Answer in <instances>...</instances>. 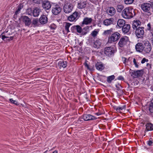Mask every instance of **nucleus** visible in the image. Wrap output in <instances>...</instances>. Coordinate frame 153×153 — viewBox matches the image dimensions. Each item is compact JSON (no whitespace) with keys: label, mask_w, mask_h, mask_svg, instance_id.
Listing matches in <instances>:
<instances>
[{"label":"nucleus","mask_w":153,"mask_h":153,"mask_svg":"<svg viewBox=\"0 0 153 153\" xmlns=\"http://www.w3.org/2000/svg\"><path fill=\"white\" fill-rule=\"evenodd\" d=\"M143 53L147 54L149 53L152 50V46L148 41H146L143 44Z\"/></svg>","instance_id":"20e7f679"},{"label":"nucleus","mask_w":153,"mask_h":153,"mask_svg":"<svg viewBox=\"0 0 153 153\" xmlns=\"http://www.w3.org/2000/svg\"><path fill=\"white\" fill-rule=\"evenodd\" d=\"M85 28L88 29L89 28V27L88 26H87L86 27L84 28V29H85Z\"/></svg>","instance_id":"052dcab7"},{"label":"nucleus","mask_w":153,"mask_h":153,"mask_svg":"<svg viewBox=\"0 0 153 153\" xmlns=\"http://www.w3.org/2000/svg\"><path fill=\"white\" fill-rule=\"evenodd\" d=\"M10 101L11 102L15 105H17L18 102L16 101L13 100L12 99H10Z\"/></svg>","instance_id":"79ce46f5"},{"label":"nucleus","mask_w":153,"mask_h":153,"mask_svg":"<svg viewBox=\"0 0 153 153\" xmlns=\"http://www.w3.org/2000/svg\"><path fill=\"white\" fill-rule=\"evenodd\" d=\"M107 12L109 15L113 16L115 13L116 10L114 7H111L107 9Z\"/></svg>","instance_id":"a211bd4d"},{"label":"nucleus","mask_w":153,"mask_h":153,"mask_svg":"<svg viewBox=\"0 0 153 153\" xmlns=\"http://www.w3.org/2000/svg\"><path fill=\"white\" fill-rule=\"evenodd\" d=\"M146 130L147 131H153V124L151 123H147L146 125Z\"/></svg>","instance_id":"393cba45"},{"label":"nucleus","mask_w":153,"mask_h":153,"mask_svg":"<svg viewBox=\"0 0 153 153\" xmlns=\"http://www.w3.org/2000/svg\"><path fill=\"white\" fill-rule=\"evenodd\" d=\"M82 118L85 121L94 120L97 119V118L90 114H84L83 115Z\"/></svg>","instance_id":"f8f14e48"},{"label":"nucleus","mask_w":153,"mask_h":153,"mask_svg":"<svg viewBox=\"0 0 153 153\" xmlns=\"http://www.w3.org/2000/svg\"><path fill=\"white\" fill-rule=\"evenodd\" d=\"M71 25V24L69 23H66L65 25V30L67 31V33L70 32V31L69 29V28Z\"/></svg>","instance_id":"f704fd0d"},{"label":"nucleus","mask_w":153,"mask_h":153,"mask_svg":"<svg viewBox=\"0 0 153 153\" xmlns=\"http://www.w3.org/2000/svg\"><path fill=\"white\" fill-rule=\"evenodd\" d=\"M76 30V25L73 26L71 28V30L72 32H74Z\"/></svg>","instance_id":"c03bdc74"},{"label":"nucleus","mask_w":153,"mask_h":153,"mask_svg":"<svg viewBox=\"0 0 153 153\" xmlns=\"http://www.w3.org/2000/svg\"><path fill=\"white\" fill-rule=\"evenodd\" d=\"M144 29L143 27H139L136 29L135 35L138 38H142L143 36L144 33Z\"/></svg>","instance_id":"0eeeda50"},{"label":"nucleus","mask_w":153,"mask_h":153,"mask_svg":"<svg viewBox=\"0 0 153 153\" xmlns=\"http://www.w3.org/2000/svg\"><path fill=\"white\" fill-rule=\"evenodd\" d=\"M52 153H58V152L57 151L55 150Z\"/></svg>","instance_id":"bf43d9fd"},{"label":"nucleus","mask_w":153,"mask_h":153,"mask_svg":"<svg viewBox=\"0 0 153 153\" xmlns=\"http://www.w3.org/2000/svg\"><path fill=\"white\" fill-rule=\"evenodd\" d=\"M95 67L97 70L99 71H102L104 68V66L103 64L99 62H97L96 64Z\"/></svg>","instance_id":"a878e982"},{"label":"nucleus","mask_w":153,"mask_h":153,"mask_svg":"<svg viewBox=\"0 0 153 153\" xmlns=\"http://www.w3.org/2000/svg\"><path fill=\"white\" fill-rule=\"evenodd\" d=\"M147 29L148 30H151V25L150 23H148L147 25Z\"/></svg>","instance_id":"603ef678"},{"label":"nucleus","mask_w":153,"mask_h":153,"mask_svg":"<svg viewBox=\"0 0 153 153\" xmlns=\"http://www.w3.org/2000/svg\"><path fill=\"white\" fill-rule=\"evenodd\" d=\"M135 13L134 10L130 7H126L123 11L122 15L123 17L126 19H130L133 17Z\"/></svg>","instance_id":"f257e3e1"},{"label":"nucleus","mask_w":153,"mask_h":153,"mask_svg":"<svg viewBox=\"0 0 153 153\" xmlns=\"http://www.w3.org/2000/svg\"><path fill=\"white\" fill-rule=\"evenodd\" d=\"M147 113L148 114H151L153 113V105L149 106Z\"/></svg>","instance_id":"e433bc0d"},{"label":"nucleus","mask_w":153,"mask_h":153,"mask_svg":"<svg viewBox=\"0 0 153 153\" xmlns=\"http://www.w3.org/2000/svg\"><path fill=\"white\" fill-rule=\"evenodd\" d=\"M39 20L38 19L35 18L33 19L32 21V25L34 27H38L39 26L40 24L39 23Z\"/></svg>","instance_id":"cd10ccee"},{"label":"nucleus","mask_w":153,"mask_h":153,"mask_svg":"<svg viewBox=\"0 0 153 153\" xmlns=\"http://www.w3.org/2000/svg\"><path fill=\"white\" fill-rule=\"evenodd\" d=\"M23 22L25 26L29 27L31 23V20L26 16H23L22 17Z\"/></svg>","instance_id":"ddd939ff"},{"label":"nucleus","mask_w":153,"mask_h":153,"mask_svg":"<svg viewBox=\"0 0 153 153\" xmlns=\"http://www.w3.org/2000/svg\"><path fill=\"white\" fill-rule=\"evenodd\" d=\"M123 8V6L121 4L118 5L117 6V11L119 13L121 12Z\"/></svg>","instance_id":"473e14b6"},{"label":"nucleus","mask_w":153,"mask_h":153,"mask_svg":"<svg viewBox=\"0 0 153 153\" xmlns=\"http://www.w3.org/2000/svg\"><path fill=\"white\" fill-rule=\"evenodd\" d=\"M116 87L117 88L118 90H120L122 88L120 85L119 84L116 85Z\"/></svg>","instance_id":"49530a36"},{"label":"nucleus","mask_w":153,"mask_h":153,"mask_svg":"<svg viewBox=\"0 0 153 153\" xmlns=\"http://www.w3.org/2000/svg\"><path fill=\"white\" fill-rule=\"evenodd\" d=\"M113 29L111 28L110 29L105 30L103 32V34L105 35H108L111 34L113 32Z\"/></svg>","instance_id":"c756f323"},{"label":"nucleus","mask_w":153,"mask_h":153,"mask_svg":"<svg viewBox=\"0 0 153 153\" xmlns=\"http://www.w3.org/2000/svg\"><path fill=\"white\" fill-rule=\"evenodd\" d=\"M104 53L106 56H111L114 55V49L111 46L106 47L104 49Z\"/></svg>","instance_id":"39448f33"},{"label":"nucleus","mask_w":153,"mask_h":153,"mask_svg":"<svg viewBox=\"0 0 153 153\" xmlns=\"http://www.w3.org/2000/svg\"><path fill=\"white\" fill-rule=\"evenodd\" d=\"M58 65L60 68H65L67 66L66 61H60L58 63Z\"/></svg>","instance_id":"c85d7f7f"},{"label":"nucleus","mask_w":153,"mask_h":153,"mask_svg":"<svg viewBox=\"0 0 153 153\" xmlns=\"http://www.w3.org/2000/svg\"><path fill=\"white\" fill-rule=\"evenodd\" d=\"M40 69V68H38L37 69V70H39Z\"/></svg>","instance_id":"e2e57ef3"},{"label":"nucleus","mask_w":153,"mask_h":153,"mask_svg":"<svg viewBox=\"0 0 153 153\" xmlns=\"http://www.w3.org/2000/svg\"><path fill=\"white\" fill-rule=\"evenodd\" d=\"M41 12V10L40 9L36 7L33 11V16L34 17H38Z\"/></svg>","instance_id":"6ab92c4d"},{"label":"nucleus","mask_w":153,"mask_h":153,"mask_svg":"<svg viewBox=\"0 0 153 153\" xmlns=\"http://www.w3.org/2000/svg\"><path fill=\"white\" fill-rule=\"evenodd\" d=\"M23 5L21 4H20L19 5L18 8L16 11L15 14L14 15V16H16L18 14H19L20 13V11L22 8H23Z\"/></svg>","instance_id":"2f4dec72"},{"label":"nucleus","mask_w":153,"mask_h":153,"mask_svg":"<svg viewBox=\"0 0 153 153\" xmlns=\"http://www.w3.org/2000/svg\"><path fill=\"white\" fill-rule=\"evenodd\" d=\"M73 9V6L71 4L67 3H66L64 7V12L66 13H68L71 12Z\"/></svg>","instance_id":"1a4fd4ad"},{"label":"nucleus","mask_w":153,"mask_h":153,"mask_svg":"<svg viewBox=\"0 0 153 153\" xmlns=\"http://www.w3.org/2000/svg\"><path fill=\"white\" fill-rule=\"evenodd\" d=\"M147 144L149 146H152V144H153V142L151 140H149V141H148L147 142Z\"/></svg>","instance_id":"09e8293b"},{"label":"nucleus","mask_w":153,"mask_h":153,"mask_svg":"<svg viewBox=\"0 0 153 153\" xmlns=\"http://www.w3.org/2000/svg\"><path fill=\"white\" fill-rule=\"evenodd\" d=\"M120 37V34L117 32H116L111 34L109 37L108 42L111 43L117 42Z\"/></svg>","instance_id":"7ed1b4c3"},{"label":"nucleus","mask_w":153,"mask_h":153,"mask_svg":"<svg viewBox=\"0 0 153 153\" xmlns=\"http://www.w3.org/2000/svg\"><path fill=\"white\" fill-rule=\"evenodd\" d=\"M80 16L78 12H75L68 18V20L71 22L75 21Z\"/></svg>","instance_id":"6e6552de"},{"label":"nucleus","mask_w":153,"mask_h":153,"mask_svg":"<svg viewBox=\"0 0 153 153\" xmlns=\"http://www.w3.org/2000/svg\"><path fill=\"white\" fill-rule=\"evenodd\" d=\"M125 3L126 4H132L134 0H124Z\"/></svg>","instance_id":"ea45409f"},{"label":"nucleus","mask_w":153,"mask_h":153,"mask_svg":"<svg viewBox=\"0 0 153 153\" xmlns=\"http://www.w3.org/2000/svg\"><path fill=\"white\" fill-rule=\"evenodd\" d=\"M86 3L85 1H80L79 2L77 5V7L79 9H83L86 7Z\"/></svg>","instance_id":"b1692460"},{"label":"nucleus","mask_w":153,"mask_h":153,"mask_svg":"<svg viewBox=\"0 0 153 153\" xmlns=\"http://www.w3.org/2000/svg\"><path fill=\"white\" fill-rule=\"evenodd\" d=\"M148 60L147 59H146L145 58H143L142 60L141 61V62L142 64L146 62H148Z\"/></svg>","instance_id":"a18cd8bd"},{"label":"nucleus","mask_w":153,"mask_h":153,"mask_svg":"<svg viewBox=\"0 0 153 153\" xmlns=\"http://www.w3.org/2000/svg\"><path fill=\"white\" fill-rule=\"evenodd\" d=\"M141 24V23L138 20H134L132 24V27L134 29L137 28V27Z\"/></svg>","instance_id":"5701e85b"},{"label":"nucleus","mask_w":153,"mask_h":153,"mask_svg":"<svg viewBox=\"0 0 153 153\" xmlns=\"http://www.w3.org/2000/svg\"><path fill=\"white\" fill-rule=\"evenodd\" d=\"M123 59H124V61H123V63H125L126 61V59L125 58H123Z\"/></svg>","instance_id":"4d7b16f0"},{"label":"nucleus","mask_w":153,"mask_h":153,"mask_svg":"<svg viewBox=\"0 0 153 153\" xmlns=\"http://www.w3.org/2000/svg\"><path fill=\"white\" fill-rule=\"evenodd\" d=\"M48 21V18L46 15L41 16L39 19L40 23L42 25L46 24L47 22Z\"/></svg>","instance_id":"f3484780"},{"label":"nucleus","mask_w":153,"mask_h":153,"mask_svg":"<svg viewBox=\"0 0 153 153\" xmlns=\"http://www.w3.org/2000/svg\"><path fill=\"white\" fill-rule=\"evenodd\" d=\"M33 10L31 8H28L26 10V13L27 14L29 15H33Z\"/></svg>","instance_id":"4c0bfd02"},{"label":"nucleus","mask_w":153,"mask_h":153,"mask_svg":"<svg viewBox=\"0 0 153 153\" xmlns=\"http://www.w3.org/2000/svg\"><path fill=\"white\" fill-rule=\"evenodd\" d=\"M87 33V32H82V34L83 35H86Z\"/></svg>","instance_id":"5fc2aeb1"},{"label":"nucleus","mask_w":153,"mask_h":153,"mask_svg":"<svg viewBox=\"0 0 153 153\" xmlns=\"http://www.w3.org/2000/svg\"><path fill=\"white\" fill-rule=\"evenodd\" d=\"M85 66H87V68H88V65L87 64H86L85 65Z\"/></svg>","instance_id":"680f3d73"},{"label":"nucleus","mask_w":153,"mask_h":153,"mask_svg":"<svg viewBox=\"0 0 153 153\" xmlns=\"http://www.w3.org/2000/svg\"><path fill=\"white\" fill-rule=\"evenodd\" d=\"M42 6L44 9L48 10L51 8V5L49 1H44L42 2Z\"/></svg>","instance_id":"2eb2a0df"},{"label":"nucleus","mask_w":153,"mask_h":153,"mask_svg":"<svg viewBox=\"0 0 153 153\" xmlns=\"http://www.w3.org/2000/svg\"><path fill=\"white\" fill-rule=\"evenodd\" d=\"M125 23V21L122 19H118L117 22V25L119 28L122 27L126 25Z\"/></svg>","instance_id":"412c9836"},{"label":"nucleus","mask_w":153,"mask_h":153,"mask_svg":"<svg viewBox=\"0 0 153 153\" xmlns=\"http://www.w3.org/2000/svg\"><path fill=\"white\" fill-rule=\"evenodd\" d=\"M92 21V19L91 18L86 17L84 19L82 24L85 25L89 24L91 23Z\"/></svg>","instance_id":"aec40b11"},{"label":"nucleus","mask_w":153,"mask_h":153,"mask_svg":"<svg viewBox=\"0 0 153 153\" xmlns=\"http://www.w3.org/2000/svg\"><path fill=\"white\" fill-rule=\"evenodd\" d=\"M8 38H7L6 40L8 41L12 40L14 38L13 36H10V37L8 36Z\"/></svg>","instance_id":"3c124183"},{"label":"nucleus","mask_w":153,"mask_h":153,"mask_svg":"<svg viewBox=\"0 0 153 153\" xmlns=\"http://www.w3.org/2000/svg\"><path fill=\"white\" fill-rule=\"evenodd\" d=\"M135 47L137 52L143 53V45L142 43L140 42L137 43L135 45Z\"/></svg>","instance_id":"dca6fc26"},{"label":"nucleus","mask_w":153,"mask_h":153,"mask_svg":"<svg viewBox=\"0 0 153 153\" xmlns=\"http://www.w3.org/2000/svg\"><path fill=\"white\" fill-rule=\"evenodd\" d=\"M150 89L152 91H153V85L151 86Z\"/></svg>","instance_id":"13d9d810"},{"label":"nucleus","mask_w":153,"mask_h":153,"mask_svg":"<svg viewBox=\"0 0 153 153\" xmlns=\"http://www.w3.org/2000/svg\"><path fill=\"white\" fill-rule=\"evenodd\" d=\"M115 78V76L114 75H112L109 76H108L107 78V82L109 83H110L111 82V81L114 79Z\"/></svg>","instance_id":"72a5a7b5"},{"label":"nucleus","mask_w":153,"mask_h":153,"mask_svg":"<svg viewBox=\"0 0 153 153\" xmlns=\"http://www.w3.org/2000/svg\"><path fill=\"white\" fill-rule=\"evenodd\" d=\"M143 71L142 70H138L136 71H132L130 72L131 75L133 78L139 77L142 75Z\"/></svg>","instance_id":"9d476101"},{"label":"nucleus","mask_w":153,"mask_h":153,"mask_svg":"<svg viewBox=\"0 0 153 153\" xmlns=\"http://www.w3.org/2000/svg\"><path fill=\"white\" fill-rule=\"evenodd\" d=\"M113 22L114 19L111 18L104 20L103 22V24L104 25L108 26L113 24Z\"/></svg>","instance_id":"4468645a"},{"label":"nucleus","mask_w":153,"mask_h":153,"mask_svg":"<svg viewBox=\"0 0 153 153\" xmlns=\"http://www.w3.org/2000/svg\"><path fill=\"white\" fill-rule=\"evenodd\" d=\"M130 26L129 24H126L122 27V30L124 34L128 33L130 29Z\"/></svg>","instance_id":"4be33fe9"},{"label":"nucleus","mask_w":153,"mask_h":153,"mask_svg":"<svg viewBox=\"0 0 153 153\" xmlns=\"http://www.w3.org/2000/svg\"><path fill=\"white\" fill-rule=\"evenodd\" d=\"M76 30L79 33H81L82 31V29L81 27L78 25H76Z\"/></svg>","instance_id":"58836bf2"},{"label":"nucleus","mask_w":153,"mask_h":153,"mask_svg":"<svg viewBox=\"0 0 153 153\" xmlns=\"http://www.w3.org/2000/svg\"><path fill=\"white\" fill-rule=\"evenodd\" d=\"M61 10V8L59 5L56 4L53 6L52 12L53 14L57 15L60 13Z\"/></svg>","instance_id":"9b49d317"},{"label":"nucleus","mask_w":153,"mask_h":153,"mask_svg":"<svg viewBox=\"0 0 153 153\" xmlns=\"http://www.w3.org/2000/svg\"><path fill=\"white\" fill-rule=\"evenodd\" d=\"M98 33V31L97 30H95L92 32L91 33V35L94 38L96 37Z\"/></svg>","instance_id":"c9c22d12"},{"label":"nucleus","mask_w":153,"mask_h":153,"mask_svg":"<svg viewBox=\"0 0 153 153\" xmlns=\"http://www.w3.org/2000/svg\"><path fill=\"white\" fill-rule=\"evenodd\" d=\"M41 0H33V3L36 4H39L40 3Z\"/></svg>","instance_id":"de8ad7c7"},{"label":"nucleus","mask_w":153,"mask_h":153,"mask_svg":"<svg viewBox=\"0 0 153 153\" xmlns=\"http://www.w3.org/2000/svg\"><path fill=\"white\" fill-rule=\"evenodd\" d=\"M129 41L128 37L125 36L121 38L118 43V45L119 47L122 48L126 45Z\"/></svg>","instance_id":"423d86ee"},{"label":"nucleus","mask_w":153,"mask_h":153,"mask_svg":"<svg viewBox=\"0 0 153 153\" xmlns=\"http://www.w3.org/2000/svg\"><path fill=\"white\" fill-rule=\"evenodd\" d=\"M6 36L4 34H1V35H0V36L1 37V39L2 40L4 41H5L4 39L5 38L6 39H7V38H8V36Z\"/></svg>","instance_id":"a19ab883"},{"label":"nucleus","mask_w":153,"mask_h":153,"mask_svg":"<svg viewBox=\"0 0 153 153\" xmlns=\"http://www.w3.org/2000/svg\"><path fill=\"white\" fill-rule=\"evenodd\" d=\"M117 79L119 80H124V78L122 76H119L117 78Z\"/></svg>","instance_id":"8fccbe9b"},{"label":"nucleus","mask_w":153,"mask_h":153,"mask_svg":"<svg viewBox=\"0 0 153 153\" xmlns=\"http://www.w3.org/2000/svg\"><path fill=\"white\" fill-rule=\"evenodd\" d=\"M101 45V41L100 39L97 40L94 42V47L95 48H99Z\"/></svg>","instance_id":"bb28decb"},{"label":"nucleus","mask_w":153,"mask_h":153,"mask_svg":"<svg viewBox=\"0 0 153 153\" xmlns=\"http://www.w3.org/2000/svg\"><path fill=\"white\" fill-rule=\"evenodd\" d=\"M141 8L144 12L147 13V15L150 16L153 14V10H151V5L150 3H144L141 5Z\"/></svg>","instance_id":"f03ea898"},{"label":"nucleus","mask_w":153,"mask_h":153,"mask_svg":"<svg viewBox=\"0 0 153 153\" xmlns=\"http://www.w3.org/2000/svg\"><path fill=\"white\" fill-rule=\"evenodd\" d=\"M94 114H95L97 116H99L101 114H100L99 113H95Z\"/></svg>","instance_id":"6e6d98bb"},{"label":"nucleus","mask_w":153,"mask_h":153,"mask_svg":"<svg viewBox=\"0 0 153 153\" xmlns=\"http://www.w3.org/2000/svg\"><path fill=\"white\" fill-rule=\"evenodd\" d=\"M133 62L134 63V64L135 65V67L137 68L139 67V65H138L137 63L136 60L135 58H134L133 59Z\"/></svg>","instance_id":"37998d69"},{"label":"nucleus","mask_w":153,"mask_h":153,"mask_svg":"<svg viewBox=\"0 0 153 153\" xmlns=\"http://www.w3.org/2000/svg\"><path fill=\"white\" fill-rule=\"evenodd\" d=\"M7 32H8L7 31L5 30L2 33V34L5 35L6 36H8L9 35H8L6 34V33H7Z\"/></svg>","instance_id":"864d4df0"},{"label":"nucleus","mask_w":153,"mask_h":153,"mask_svg":"<svg viewBox=\"0 0 153 153\" xmlns=\"http://www.w3.org/2000/svg\"><path fill=\"white\" fill-rule=\"evenodd\" d=\"M126 108V105H123L122 106H118L115 109L117 111L120 112L121 111H123V110H125Z\"/></svg>","instance_id":"7c9ffc66"}]
</instances>
